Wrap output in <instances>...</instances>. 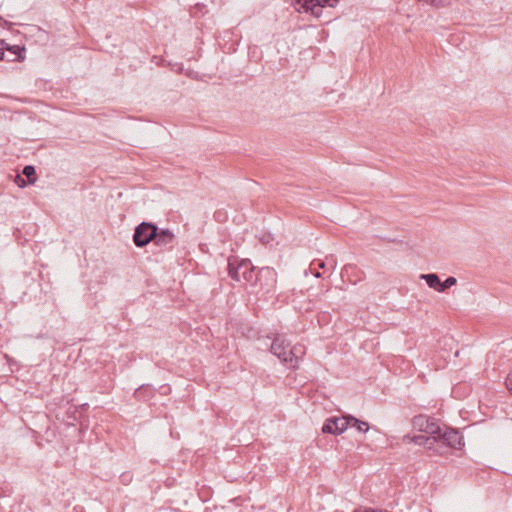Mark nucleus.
Instances as JSON below:
<instances>
[{
    "label": "nucleus",
    "mask_w": 512,
    "mask_h": 512,
    "mask_svg": "<svg viewBox=\"0 0 512 512\" xmlns=\"http://www.w3.org/2000/svg\"><path fill=\"white\" fill-rule=\"evenodd\" d=\"M267 338L272 339L269 351L285 366L296 369L302 354H304V347L292 345L283 333H276L273 337L267 335Z\"/></svg>",
    "instance_id": "nucleus-1"
},
{
    "label": "nucleus",
    "mask_w": 512,
    "mask_h": 512,
    "mask_svg": "<svg viewBox=\"0 0 512 512\" xmlns=\"http://www.w3.org/2000/svg\"><path fill=\"white\" fill-rule=\"evenodd\" d=\"M429 435L430 436L422 434H406L403 436L402 442L405 444L414 443L418 446H424L425 448L432 450L439 455H446L448 453V428H446L444 433Z\"/></svg>",
    "instance_id": "nucleus-2"
},
{
    "label": "nucleus",
    "mask_w": 512,
    "mask_h": 512,
    "mask_svg": "<svg viewBox=\"0 0 512 512\" xmlns=\"http://www.w3.org/2000/svg\"><path fill=\"white\" fill-rule=\"evenodd\" d=\"M228 276L236 281L245 283H251L255 277V267L252 265L250 259H240L237 256H231L228 258L227 265Z\"/></svg>",
    "instance_id": "nucleus-3"
},
{
    "label": "nucleus",
    "mask_w": 512,
    "mask_h": 512,
    "mask_svg": "<svg viewBox=\"0 0 512 512\" xmlns=\"http://www.w3.org/2000/svg\"><path fill=\"white\" fill-rule=\"evenodd\" d=\"M277 284V273L271 267H262L255 274L252 282L253 286H259L260 290L264 294H270L275 292Z\"/></svg>",
    "instance_id": "nucleus-4"
},
{
    "label": "nucleus",
    "mask_w": 512,
    "mask_h": 512,
    "mask_svg": "<svg viewBox=\"0 0 512 512\" xmlns=\"http://www.w3.org/2000/svg\"><path fill=\"white\" fill-rule=\"evenodd\" d=\"M157 224L154 222L143 221L134 228L133 243L138 248H143L153 242Z\"/></svg>",
    "instance_id": "nucleus-5"
},
{
    "label": "nucleus",
    "mask_w": 512,
    "mask_h": 512,
    "mask_svg": "<svg viewBox=\"0 0 512 512\" xmlns=\"http://www.w3.org/2000/svg\"><path fill=\"white\" fill-rule=\"evenodd\" d=\"M299 9L306 13H311L315 17H320L324 7L334 8L339 0H296Z\"/></svg>",
    "instance_id": "nucleus-6"
},
{
    "label": "nucleus",
    "mask_w": 512,
    "mask_h": 512,
    "mask_svg": "<svg viewBox=\"0 0 512 512\" xmlns=\"http://www.w3.org/2000/svg\"><path fill=\"white\" fill-rule=\"evenodd\" d=\"M412 425L415 429L425 432L427 434H438L444 433L440 426L435 422L434 418L427 417L425 415H417L412 419Z\"/></svg>",
    "instance_id": "nucleus-7"
},
{
    "label": "nucleus",
    "mask_w": 512,
    "mask_h": 512,
    "mask_svg": "<svg viewBox=\"0 0 512 512\" xmlns=\"http://www.w3.org/2000/svg\"><path fill=\"white\" fill-rule=\"evenodd\" d=\"M153 237V244L164 249H172L176 240V236L169 228H159L155 231Z\"/></svg>",
    "instance_id": "nucleus-8"
},
{
    "label": "nucleus",
    "mask_w": 512,
    "mask_h": 512,
    "mask_svg": "<svg viewBox=\"0 0 512 512\" xmlns=\"http://www.w3.org/2000/svg\"><path fill=\"white\" fill-rule=\"evenodd\" d=\"M37 180L36 168L33 165H25L22 169V174H18L15 178V183L20 188H25L32 185Z\"/></svg>",
    "instance_id": "nucleus-9"
},
{
    "label": "nucleus",
    "mask_w": 512,
    "mask_h": 512,
    "mask_svg": "<svg viewBox=\"0 0 512 512\" xmlns=\"http://www.w3.org/2000/svg\"><path fill=\"white\" fill-rule=\"evenodd\" d=\"M419 279L424 280L429 288L437 292L448 290V278L442 281L436 273L420 274Z\"/></svg>",
    "instance_id": "nucleus-10"
},
{
    "label": "nucleus",
    "mask_w": 512,
    "mask_h": 512,
    "mask_svg": "<svg viewBox=\"0 0 512 512\" xmlns=\"http://www.w3.org/2000/svg\"><path fill=\"white\" fill-rule=\"evenodd\" d=\"M8 53L7 62H23L25 60L26 48L24 45H11L6 47Z\"/></svg>",
    "instance_id": "nucleus-11"
},
{
    "label": "nucleus",
    "mask_w": 512,
    "mask_h": 512,
    "mask_svg": "<svg viewBox=\"0 0 512 512\" xmlns=\"http://www.w3.org/2000/svg\"><path fill=\"white\" fill-rule=\"evenodd\" d=\"M341 422V417L338 416H331L327 418L323 426L321 428V431L323 434H331V435H339V424Z\"/></svg>",
    "instance_id": "nucleus-12"
},
{
    "label": "nucleus",
    "mask_w": 512,
    "mask_h": 512,
    "mask_svg": "<svg viewBox=\"0 0 512 512\" xmlns=\"http://www.w3.org/2000/svg\"><path fill=\"white\" fill-rule=\"evenodd\" d=\"M237 332L240 333L242 337L248 340H257L260 339L261 337L260 331L248 323H242L238 327Z\"/></svg>",
    "instance_id": "nucleus-13"
},
{
    "label": "nucleus",
    "mask_w": 512,
    "mask_h": 512,
    "mask_svg": "<svg viewBox=\"0 0 512 512\" xmlns=\"http://www.w3.org/2000/svg\"><path fill=\"white\" fill-rule=\"evenodd\" d=\"M298 392L302 395H307L314 404L321 403L320 399H325L324 393H320L318 389H313L312 386H299Z\"/></svg>",
    "instance_id": "nucleus-14"
},
{
    "label": "nucleus",
    "mask_w": 512,
    "mask_h": 512,
    "mask_svg": "<svg viewBox=\"0 0 512 512\" xmlns=\"http://www.w3.org/2000/svg\"><path fill=\"white\" fill-rule=\"evenodd\" d=\"M134 397L139 401H148L154 395V389L152 386H138L133 390Z\"/></svg>",
    "instance_id": "nucleus-15"
},
{
    "label": "nucleus",
    "mask_w": 512,
    "mask_h": 512,
    "mask_svg": "<svg viewBox=\"0 0 512 512\" xmlns=\"http://www.w3.org/2000/svg\"><path fill=\"white\" fill-rule=\"evenodd\" d=\"M465 446L464 438L457 429L450 427V448L461 450Z\"/></svg>",
    "instance_id": "nucleus-16"
},
{
    "label": "nucleus",
    "mask_w": 512,
    "mask_h": 512,
    "mask_svg": "<svg viewBox=\"0 0 512 512\" xmlns=\"http://www.w3.org/2000/svg\"><path fill=\"white\" fill-rule=\"evenodd\" d=\"M351 427L356 428L359 432H367L370 429V425L368 422L358 419L355 416H350Z\"/></svg>",
    "instance_id": "nucleus-17"
},
{
    "label": "nucleus",
    "mask_w": 512,
    "mask_h": 512,
    "mask_svg": "<svg viewBox=\"0 0 512 512\" xmlns=\"http://www.w3.org/2000/svg\"><path fill=\"white\" fill-rule=\"evenodd\" d=\"M351 414H346L341 418V422L339 424V435L344 433L349 427H351L352 421H350Z\"/></svg>",
    "instance_id": "nucleus-18"
},
{
    "label": "nucleus",
    "mask_w": 512,
    "mask_h": 512,
    "mask_svg": "<svg viewBox=\"0 0 512 512\" xmlns=\"http://www.w3.org/2000/svg\"><path fill=\"white\" fill-rule=\"evenodd\" d=\"M386 509L382 508H373V507H365V506H359L355 508L352 512H386Z\"/></svg>",
    "instance_id": "nucleus-19"
},
{
    "label": "nucleus",
    "mask_w": 512,
    "mask_h": 512,
    "mask_svg": "<svg viewBox=\"0 0 512 512\" xmlns=\"http://www.w3.org/2000/svg\"><path fill=\"white\" fill-rule=\"evenodd\" d=\"M509 362H510L509 371L508 372L506 370L503 371V373L506 374L503 384H512V358L509 360Z\"/></svg>",
    "instance_id": "nucleus-20"
},
{
    "label": "nucleus",
    "mask_w": 512,
    "mask_h": 512,
    "mask_svg": "<svg viewBox=\"0 0 512 512\" xmlns=\"http://www.w3.org/2000/svg\"><path fill=\"white\" fill-rule=\"evenodd\" d=\"M4 358L7 360V363L9 364L11 371L14 372L13 367L15 366L18 368V362L14 358L10 357L8 354H4Z\"/></svg>",
    "instance_id": "nucleus-21"
},
{
    "label": "nucleus",
    "mask_w": 512,
    "mask_h": 512,
    "mask_svg": "<svg viewBox=\"0 0 512 512\" xmlns=\"http://www.w3.org/2000/svg\"><path fill=\"white\" fill-rule=\"evenodd\" d=\"M1 23H2V24H1V26H0V27L5 28V29H8V30H10V31H12L13 26L15 25L13 22H10V21H8V20H6V19H3V21H2Z\"/></svg>",
    "instance_id": "nucleus-22"
},
{
    "label": "nucleus",
    "mask_w": 512,
    "mask_h": 512,
    "mask_svg": "<svg viewBox=\"0 0 512 512\" xmlns=\"http://www.w3.org/2000/svg\"><path fill=\"white\" fill-rule=\"evenodd\" d=\"M171 390V386H159V392L161 394H168Z\"/></svg>",
    "instance_id": "nucleus-23"
},
{
    "label": "nucleus",
    "mask_w": 512,
    "mask_h": 512,
    "mask_svg": "<svg viewBox=\"0 0 512 512\" xmlns=\"http://www.w3.org/2000/svg\"><path fill=\"white\" fill-rule=\"evenodd\" d=\"M7 46H11V44L7 43L4 39H0V48L3 49L4 52Z\"/></svg>",
    "instance_id": "nucleus-24"
},
{
    "label": "nucleus",
    "mask_w": 512,
    "mask_h": 512,
    "mask_svg": "<svg viewBox=\"0 0 512 512\" xmlns=\"http://www.w3.org/2000/svg\"><path fill=\"white\" fill-rule=\"evenodd\" d=\"M0 61H7L6 54L3 49L0 48Z\"/></svg>",
    "instance_id": "nucleus-25"
},
{
    "label": "nucleus",
    "mask_w": 512,
    "mask_h": 512,
    "mask_svg": "<svg viewBox=\"0 0 512 512\" xmlns=\"http://www.w3.org/2000/svg\"><path fill=\"white\" fill-rule=\"evenodd\" d=\"M81 410L85 411L89 408V404L88 403H83V404H80L79 405Z\"/></svg>",
    "instance_id": "nucleus-26"
},
{
    "label": "nucleus",
    "mask_w": 512,
    "mask_h": 512,
    "mask_svg": "<svg viewBox=\"0 0 512 512\" xmlns=\"http://www.w3.org/2000/svg\"><path fill=\"white\" fill-rule=\"evenodd\" d=\"M457 280L455 277L450 276V288L456 284Z\"/></svg>",
    "instance_id": "nucleus-27"
},
{
    "label": "nucleus",
    "mask_w": 512,
    "mask_h": 512,
    "mask_svg": "<svg viewBox=\"0 0 512 512\" xmlns=\"http://www.w3.org/2000/svg\"><path fill=\"white\" fill-rule=\"evenodd\" d=\"M318 267H319V268H322V269H325V267H326L325 262H323V261H319V263H318Z\"/></svg>",
    "instance_id": "nucleus-28"
},
{
    "label": "nucleus",
    "mask_w": 512,
    "mask_h": 512,
    "mask_svg": "<svg viewBox=\"0 0 512 512\" xmlns=\"http://www.w3.org/2000/svg\"><path fill=\"white\" fill-rule=\"evenodd\" d=\"M313 274H314V276H315L316 278L321 277V273H320L318 270H315V272H314Z\"/></svg>",
    "instance_id": "nucleus-29"
},
{
    "label": "nucleus",
    "mask_w": 512,
    "mask_h": 512,
    "mask_svg": "<svg viewBox=\"0 0 512 512\" xmlns=\"http://www.w3.org/2000/svg\"><path fill=\"white\" fill-rule=\"evenodd\" d=\"M219 218H222V215H220V213H216V220L220 221Z\"/></svg>",
    "instance_id": "nucleus-30"
},
{
    "label": "nucleus",
    "mask_w": 512,
    "mask_h": 512,
    "mask_svg": "<svg viewBox=\"0 0 512 512\" xmlns=\"http://www.w3.org/2000/svg\"><path fill=\"white\" fill-rule=\"evenodd\" d=\"M219 218H222V215H220V213H216V220L220 221Z\"/></svg>",
    "instance_id": "nucleus-31"
},
{
    "label": "nucleus",
    "mask_w": 512,
    "mask_h": 512,
    "mask_svg": "<svg viewBox=\"0 0 512 512\" xmlns=\"http://www.w3.org/2000/svg\"><path fill=\"white\" fill-rule=\"evenodd\" d=\"M506 388L509 390V392L512 394V386H506Z\"/></svg>",
    "instance_id": "nucleus-32"
},
{
    "label": "nucleus",
    "mask_w": 512,
    "mask_h": 512,
    "mask_svg": "<svg viewBox=\"0 0 512 512\" xmlns=\"http://www.w3.org/2000/svg\"><path fill=\"white\" fill-rule=\"evenodd\" d=\"M459 355H460V350H457V351L455 352V356H456V357H458Z\"/></svg>",
    "instance_id": "nucleus-33"
},
{
    "label": "nucleus",
    "mask_w": 512,
    "mask_h": 512,
    "mask_svg": "<svg viewBox=\"0 0 512 512\" xmlns=\"http://www.w3.org/2000/svg\"><path fill=\"white\" fill-rule=\"evenodd\" d=\"M122 478L124 479V481H127L126 475H122Z\"/></svg>",
    "instance_id": "nucleus-34"
},
{
    "label": "nucleus",
    "mask_w": 512,
    "mask_h": 512,
    "mask_svg": "<svg viewBox=\"0 0 512 512\" xmlns=\"http://www.w3.org/2000/svg\"><path fill=\"white\" fill-rule=\"evenodd\" d=\"M122 478L124 479V481H127L126 475H122Z\"/></svg>",
    "instance_id": "nucleus-35"
},
{
    "label": "nucleus",
    "mask_w": 512,
    "mask_h": 512,
    "mask_svg": "<svg viewBox=\"0 0 512 512\" xmlns=\"http://www.w3.org/2000/svg\"><path fill=\"white\" fill-rule=\"evenodd\" d=\"M0 512H3V511H2V507H1V506H0Z\"/></svg>",
    "instance_id": "nucleus-36"
}]
</instances>
